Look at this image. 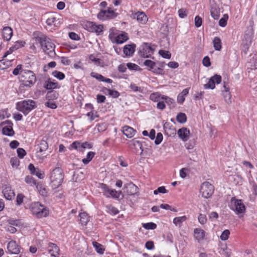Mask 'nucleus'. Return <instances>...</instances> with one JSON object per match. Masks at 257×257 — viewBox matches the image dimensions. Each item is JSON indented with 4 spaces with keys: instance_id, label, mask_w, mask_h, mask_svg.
<instances>
[{
    "instance_id": "27",
    "label": "nucleus",
    "mask_w": 257,
    "mask_h": 257,
    "mask_svg": "<svg viewBox=\"0 0 257 257\" xmlns=\"http://www.w3.org/2000/svg\"><path fill=\"white\" fill-rule=\"evenodd\" d=\"M128 39L127 34L125 33H122L117 35L114 43L121 44L126 41Z\"/></svg>"
},
{
    "instance_id": "1",
    "label": "nucleus",
    "mask_w": 257,
    "mask_h": 257,
    "mask_svg": "<svg viewBox=\"0 0 257 257\" xmlns=\"http://www.w3.org/2000/svg\"><path fill=\"white\" fill-rule=\"evenodd\" d=\"M19 80L20 82V89L25 87L30 88L36 83L37 77L32 71L25 70L21 71Z\"/></svg>"
},
{
    "instance_id": "60",
    "label": "nucleus",
    "mask_w": 257,
    "mask_h": 257,
    "mask_svg": "<svg viewBox=\"0 0 257 257\" xmlns=\"http://www.w3.org/2000/svg\"><path fill=\"white\" fill-rule=\"evenodd\" d=\"M91 76L92 77H94V78H96V79H97L98 80H99L100 81H102V82L103 81L104 77L102 75L99 74L97 73H94V72H92L91 73Z\"/></svg>"
},
{
    "instance_id": "17",
    "label": "nucleus",
    "mask_w": 257,
    "mask_h": 257,
    "mask_svg": "<svg viewBox=\"0 0 257 257\" xmlns=\"http://www.w3.org/2000/svg\"><path fill=\"white\" fill-rule=\"evenodd\" d=\"M124 188L126 189L127 195H135L138 193V187L132 182L125 184Z\"/></svg>"
},
{
    "instance_id": "52",
    "label": "nucleus",
    "mask_w": 257,
    "mask_h": 257,
    "mask_svg": "<svg viewBox=\"0 0 257 257\" xmlns=\"http://www.w3.org/2000/svg\"><path fill=\"white\" fill-rule=\"evenodd\" d=\"M168 192L164 186H161L158 188L157 189L154 191V194L157 195L159 193L165 194Z\"/></svg>"
},
{
    "instance_id": "49",
    "label": "nucleus",
    "mask_w": 257,
    "mask_h": 257,
    "mask_svg": "<svg viewBox=\"0 0 257 257\" xmlns=\"http://www.w3.org/2000/svg\"><path fill=\"white\" fill-rule=\"evenodd\" d=\"M37 188L41 195L43 196L47 195L46 190L42 185H37Z\"/></svg>"
},
{
    "instance_id": "37",
    "label": "nucleus",
    "mask_w": 257,
    "mask_h": 257,
    "mask_svg": "<svg viewBox=\"0 0 257 257\" xmlns=\"http://www.w3.org/2000/svg\"><path fill=\"white\" fill-rule=\"evenodd\" d=\"M89 59L93 62L97 66L103 67L104 66V62L100 59L96 58L93 55H91L89 57Z\"/></svg>"
},
{
    "instance_id": "31",
    "label": "nucleus",
    "mask_w": 257,
    "mask_h": 257,
    "mask_svg": "<svg viewBox=\"0 0 257 257\" xmlns=\"http://www.w3.org/2000/svg\"><path fill=\"white\" fill-rule=\"evenodd\" d=\"M92 245L97 253L100 254H102L104 253L105 249L101 244L94 241L92 242Z\"/></svg>"
},
{
    "instance_id": "15",
    "label": "nucleus",
    "mask_w": 257,
    "mask_h": 257,
    "mask_svg": "<svg viewBox=\"0 0 257 257\" xmlns=\"http://www.w3.org/2000/svg\"><path fill=\"white\" fill-rule=\"evenodd\" d=\"M7 249L11 253L18 254L20 252V247L15 241H10L7 245Z\"/></svg>"
},
{
    "instance_id": "54",
    "label": "nucleus",
    "mask_w": 257,
    "mask_h": 257,
    "mask_svg": "<svg viewBox=\"0 0 257 257\" xmlns=\"http://www.w3.org/2000/svg\"><path fill=\"white\" fill-rule=\"evenodd\" d=\"M10 116V114L8 112L7 110H0V120L4 119L6 118H8Z\"/></svg>"
},
{
    "instance_id": "44",
    "label": "nucleus",
    "mask_w": 257,
    "mask_h": 257,
    "mask_svg": "<svg viewBox=\"0 0 257 257\" xmlns=\"http://www.w3.org/2000/svg\"><path fill=\"white\" fill-rule=\"evenodd\" d=\"M142 226L146 229H155L157 227V225L153 222L143 223Z\"/></svg>"
},
{
    "instance_id": "29",
    "label": "nucleus",
    "mask_w": 257,
    "mask_h": 257,
    "mask_svg": "<svg viewBox=\"0 0 257 257\" xmlns=\"http://www.w3.org/2000/svg\"><path fill=\"white\" fill-rule=\"evenodd\" d=\"M213 45L214 49L216 51H220L222 48V43L221 39L218 37H215L213 40Z\"/></svg>"
},
{
    "instance_id": "30",
    "label": "nucleus",
    "mask_w": 257,
    "mask_h": 257,
    "mask_svg": "<svg viewBox=\"0 0 257 257\" xmlns=\"http://www.w3.org/2000/svg\"><path fill=\"white\" fill-rule=\"evenodd\" d=\"M188 88L183 89V91L180 93L179 94L177 97L178 102L180 103H182L185 99V96L188 94Z\"/></svg>"
},
{
    "instance_id": "50",
    "label": "nucleus",
    "mask_w": 257,
    "mask_h": 257,
    "mask_svg": "<svg viewBox=\"0 0 257 257\" xmlns=\"http://www.w3.org/2000/svg\"><path fill=\"white\" fill-rule=\"evenodd\" d=\"M108 212L111 214L116 215L118 213L117 209L112 205H109L107 207Z\"/></svg>"
},
{
    "instance_id": "18",
    "label": "nucleus",
    "mask_w": 257,
    "mask_h": 257,
    "mask_svg": "<svg viewBox=\"0 0 257 257\" xmlns=\"http://www.w3.org/2000/svg\"><path fill=\"white\" fill-rule=\"evenodd\" d=\"M222 96L224 97V99L225 101L228 103L230 104L231 103V95L229 92V87L225 83L223 85V89L221 90Z\"/></svg>"
},
{
    "instance_id": "61",
    "label": "nucleus",
    "mask_w": 257,
    "mask_h": 257,
    "mask_svg": "<svg viewBox=\"0 0 257 257\" xmlns=\"http://www.w3.org/2000/svg\"><path fill=\"white\" fill-rule=\"evenodd\" d=\"M58 96V93L56 92L53 91H49L47 93L46 98L48 99H50L51 98H56Z\"/></svg>"
},
{
    "instance_id": "47",
    "label": "nucleus",
    "mask_w": 257,
    "mask_h": 257,
    "mask_svg": "<svg viewBox=\"0 0 257 257\" xmlns=\"http://www.w3.org/2000/svg\"><path fill=\"white\" fill-rule=\"evenodd\" d=\"M230 234V231L228 229L224 230L221 233L220 238L222 240H226L228 238L229 235Z\"/></svg>"
},
{
    "instance_id": "35",
    "label": "nucleus",
    "mask_w": 257,
    "mask_h": 257,
    "mask_svg": "<svg viewBox=\"0 0 257 257\" xmlns=\"http://www.w3.org/2000/svg\"><path fill=\"white\" fill-rule=\"evenodd\" d=\"M95 155V153L93 152H89L85 158L82 159V161L84 164H88L93 159Z\"/></svg>"
},
{
    "instance_id": "46",
    "label": "nucleus",
    "mask_w": 257,
    "mask_h": 257,
    "mask_svg": "<svg viewBox=\"0 0 257 257\" xmlns=\"http://www.w3.org/2000/svg\"><path fill=\"white\" fill-rule=\"evenodd\" d=\"M163 100L170 107L174 106L175 101H174V99H172V98H170V97H168L167 96H164Z\"/></svg>"
},
{
    "instance_id": "63",
    "label": "nucleus",
    "mask_w": 257,
    "mask_h": 257,
    "mask_svg": "<svg viewBox=\"0 0 257 257\" xmlns=\"http://www.w3.org/2000/svg\"><path fill=\"white\" fill-rule=\"evenodd\" d=\"M195 25L197 28L200 27L202 23V20L201 18H200L199 16H197L195 18Z\"/></svg>"
},
{
    "instance_id": "20",
    "label": "nucleus",
    "mask_w": 257,
    "mask_h": 257,
    "mask_svg": "<svg viewBox=\"0 0 257 257\" xmlns=\"http://www.w3.org/2000/svg\"><path fill=\"white\" fill-rule=\"evenodd\" d=\"M177 134L179 137L184 142H186L188 140L189 135L190 131L185 127H182L180 128Z\"/></svg>"
},
{
    "instance_id": "24",
    "label": "nucleus",
    "mask_w": 257,
    "mask_h": 257,
    "mask_svg": "<svg viewBox=\"0 0 257 257\" xmlns=\"http://www.w3.org/2000/svg\"><path fill=\"white\" fill-rule=\"evenodd\" d=\"M135 44L126 45L123 48V53L126 56H131L135 52Z\"/></svg>"
},
{
    "instance_id": "4",
    "label": "nucleus",
    "mask_w": 257,
    "mask_h": 257,
    "mask_svg": "<svg viewBox=\"0 0 257 257\" xmlns=\"http://www.w3.org/2000/svg\"><path fill=\"white\" fill-rule=\"evenodd\" d=\"M35 107L36 102L32 99L24 100L16 103V109L25 115L28 114Z\"/></svg>"
},
{
    "instance_id": "19",
    "label": "nucleus",
    "mask_w": 257,
    "mask_h": 257,
    "mask_svg": "<svg viewBox=\"0 0 257 257\" xmlns=\"http://www.w3.org/2000/svg\"><path fill=\"white\" fill-rule=\"evenodd\" d=\"M48 250L51 255L54 257H58L59 255V248L53 243H49Z\"/></svg>"
},
{
    "instance_id": "34",
    "label": "nucleus",
    "mask_w": 257,
    "mask_h": 257,
    "mask_svg": "<svg viewBox=\"0 0 257 257\" xmlns=\"http://www.w3.org/2000/svg\"><path fill=\"white\" fill-rule=\"evenodd\" d=\"M38 146L39 151L37 152V154L39 152L41 153L43 151H45L46 150H47L48 148V144L47 142L44 140H42L40 142L39 144H38Z\"/></svg>"
},
{
    "instance_id": "25",
    "label": "nucleus",
    "mask_w": 257,
    "mask_h": 257,
    "mask_svg": "<svg viewBox=\"0 0 257 257\" xmlns=\"http://www.w3.org/2000/svg\"><path fill=\"white\" fill-rule=\"evenodd\" d=\"M122 132L127 138H131L134 136L136 131L130 126H124L122 127Z\"/></svg>"
},
{
    "instance_id": "43",
    "label": "nucleus",
    "mask_w": 257,
    "mask_h": 257,
    "mask_svg": "<svg viewBox=\"0 0 257 257\" xmlns=\"http://www.w3.org/2000/svg\"><path fill=\"white\" fill-rule=\"evenodd\" d=\"M52 75L54 77L60 80H63L65 78V74L57 70L53 72Z\"/></svg>"
},
{
    "instance_id": "45",
    "label": "nucleus",
    "mask_w": 257,
    "mask_h": 257,
    "mask_svg": "<svg viewBox=\"0 0 257 257\" xmlns=\"http://www.w3.org/2000/svg\"><path fill=\"white\" fill-rule=\"evenodd\" d=\"M159 54L164 58L170 59L171 56V53L168 51L161 50L159 52Z\"/></svg>"
},
{
    "instance_id": "58",
    "label": "nucleus",
    "mask_w": 257,
    "mask_h": 257,
    "mask_svg": "<svg viewBox=\"0 0 257 257\" xmlns=\"http://www.w3.org/2000/svg\"><path fill=\"white\" fill-rule=\"evenodd\" d=\"M108 94L113 98H117L119 96V93L116 91L111 89H107Z\"/></svg>"
},
{
    "instance_id": "9",
    "label": "nucleus",
    "mask_w": 257,
    "mask_h": 257,
    "mask_svg": "<svg viewBox=\"0 0 257 257\" xmlns=\"http://www.w3.org/2000/svg\"><path fill=\"white\" fill-rule=\"evenodd\" d=\"M84 28L88 31L95 32L99 34L103 31V26L102 25H96L92 22H86L84 24Z\"/></svg>"
},
{
    "instance_id": "10",
    "label": "nucleus",
    "mask_w": 257,
    "mask_h": 257,
    "mask_svg": "<svg viewBox=\"0 0 257 257\" xmlns=\"http://www.w3.org/2000/svg\"><path fill=\"white\" fill-rule=\"evenodd\" d=\"M154 49L148 43H144L140 47L139 55L144 58H149L154 53Z\"/></svg>"
},
{
    "instance_id": "8",
    "label": "nucleus",
    "mask_w": 257,
    "mask_h": 257,
    "mask_svg": "<svg viewBox=\"0 0 257 257\" xmlns=\"http://www.w3.org/2000/svg\"><path fill=\"white\" fill-rule=\"evenodd\" d=\"M231 209L234 211L236 214L243 213L245 210V207L241 200L232 198L231 199Z\"/></svg>"
},
{
    "instance_id": "40",
    "label": "nucleus",
    "mask_w": 257,
    "mask_h": 257,
    "mask_svg": "<svg viewBox=\"0 0 257 257\" xmlns=\"http://www.w3.org/2000/svg\"><path fill=\"white\" fill-rule=\"evenodd\" d=\"M58 84L57 83L52 82V81H47L45 84V87L47 89H53L56 88L57 87Z\"/></svg>"
},
{
    "instance_id": "2",
    "label": "nucleus",
    "mask_w": 257,
    "mask_h": 257,
    "mask_svg": "<svg viewBox=\"0 0 257 257\" xmlns=\"http://www.w3.org/2000/svg\"><path fill=\"white\" fill-rule=\"evenodd\" d=\"M36 41L41 44L43 51L50 57L55 55V45L51 40L46 36L42 35L36 38Z\"/></svg>"
},
{
    "instance_id": "33",
    "label": "nucleus",
    "mask_w": 257,
    "mask_h": 257,
    "mask_svg": "<svg viewBox=\"0 0 257 257\" xmlns=\"http://www.w3.org/2000/svg\"><path fill=\"white\" fill-rule=\"evenodd\" d=\"M3 134L6 136H12L14 135V131L12 125H8L3 127Z\"/></svg>"
},
{
    "instance_id": "22",
    "label": "nucleus",
    "mask_w": 257,
    "mask_h": 257,
    "mask_svg": "<svg viewBox=\"0 0 257 257\" xmlns=\"http://www.w3.org/2000/svg\"><path fill=\"white\" fill-rule=\"evenodd\" d=\"M194 235L195 239L200 241L204 239L205 232L202 229L195 228L194 230Z\"/></svg>"
},
{
    "instance_id": "59",
    "label": "nucleus",
    "mask_w": 257,
    "mask_h": 257,
    "mask_svg": "<svg viewBox=\"0 0 257 257\" xmlns=\"http://www.w3.org/2000/svg\"><path fill=\"white\" fill-rule=\"evenodd\" d=\"M17 153L18 157L21 159L23 158L26 155L25 150L24 149L21 148H19L17 149Z\"/></svg>"
},
{
    "instance_id": "42",
    "label": "nucleus",
    "mask_w": 257,
    "mask_h": 257,
    "mask_svg": "<svg viewBox=\"0 0 257 257\" xmlns=\"http://www.w3.org/2000/svg\"><path fill=\"white\" fill-rule=\"evenodd\" d=\"M25 42L23 41H17L15 43L13 46L12 47V49L17 50L24 46Z\"/></svg>"
},
{
    "instance_id": "56",
    "label": "nucleus",
    "mask_w": 257,
    "mask_h": 257,
    "mask_svg": "<svg viewBox=\"0 0 257 257\" xmlns=\"http://www.w3.org/2000/svg\"><path fill=\"white\" fill-rule=\"evenodd\" d=\"M10 163L13 168H17L20 163L19 160L16 157L11 158Z\"/></svg>"
},
{
    "instance_id": "64",
    "label": "nucleus",
    "mask_w": 257,
    "mask_h": 257,
    "mask_svg": "<svg viewBox=\"0 0 257 257\" xmlns=\"http://www.w3.org/2000/svg\"><path fill=\"white\" fill-rule=\"evenodd\" d=\"M206 215L202 214H200L198 216V221L201 224H204L206 222Z\"/></svg>"
},
{
    "instance_id": "55",
    "label": "nucleus",
    "mask_w": 257,
    "mask_h": 257,
    "mask_svg": "<svg viewBox=\"0 0 257 257\" xmlns=\"http://www.w3.org/2000/svg\"><path fill=\"white\" fill-rule=\"evenodd\" d=\"M121 192H117L115 189H111L110 193V197L113 198H118Z\"/></svg>"
},
{
    "instance_id": "53",
    "label": "nucleus",
    "mask_w": 257,
    "mask_h": 257,
    "mask_svg": "<svg viewBox=\"0 0 257 257\" xmlns=\"http://www.w3.org/2000/svg\"><path fill=\"white\" fill-rule=\"evenodd\" d=\"M22 71H25V70L22 69V65H18L14 69V70L13 71V74L14 75H16V76L18 75L19 74L20 75V73H21Z\"/></svg>"
},
{
    "instance_id": "57",
    "label": "nucleus",
    "mask_w": 257,
    "mask_h": 257,
    "mask_svg": "<svg viewBox=\"0 0 257 257\" xmlns=\"http://www.w3.org/2000/svg\"><path fill=\"white\" fill-rule=\"evenodd\" d=\"M25 181L27 183L31 185L36 184L35 180L34 179L33 177L31 176H26L25 177Z\"/></svg>"
},
{
    "instance_id": "12",
    "label": "nucleus",
    "mask_w": 257,
    "mask_h": 257,
    "mask_svg": "<svg viewBox=\"0 0 257 257\" xmlns=\"http://www.w3.org/2000/svg\"><path fill=\"white\" fill-rule=\"evenodd\" d=\"M59 16L56 14H50L47 15L46 24L50 27H57L60 24Z\"/></svg>"
},
{
    "instance_id": "23",
    "label": "nucleus",
    "mask_w": 257,
    "mask_h": 257,
    "mask_svg": "<svg viewBox=\"0 0 257 257\" xmlns=\"http://www.w3.org/2000/svg\"><path fill=\"white\" fill-rule=\"evenodd\" d=\"M210 13L211 16L214 19L217 20L220 16V8L215 4L212 5L210 9Z\"/></svg>"
},
{
    "instance_id": "36",
    "label": "nucleus",
    "mask_w": 257,
    "mask_h": 257,
    "mask_svg": "<svg viewBox=\"0 0 257 257\" xmlns=\"http://www.w3.org/2000/svg\"><path fill=\"white\" fill-rule=\"evenodd\" d=\"M187 219V217L186 216H183L181 217H177L174 218L173 219V223L175 224L176 226L179 225L180 226L181 223L185 221Z\"/></svg>"
},
{
    "instance_id": "5",
    "label": "nucleus",
    "mask_w": 257,
    "mask_h": 257,
    "mask_svg": "<svg viewBox=\"0 0 257 257\" xmlns=\"http://www.w3.org/2000/svg\"><path fill=\"white\" fill-rule=\"evenodd\" d=\"M64 176L60 168H56L51 173L50 176L51 186L54 189L59 187L63 181Z\"/></svg>"
},
{
    "instance_id": "7",
    "label": "nucleus",
    "mask_w": 257,
    "mask_h": 257,
    "mask_svg": "<svg viewBox=\"0 0 257 257\" xmlns=\"http://www.w3.org/2000/svg\"><path fill=\"white\" fill-rule=\"evenodd\" d=\"M118 14L111 8H109L107 10H101L97 14V18L102 21L110 20L115 18Z\"/></svg>"
},
{
    "instance_id": "16",
    "label": "nucleus",
    "mask_w": 257,
    "mask_h": 257,
    "mask_svg": "<svg viewBox=\"0 0 257 257\" xmlns=\"http://www.w3.org/2000/svg\"><path fill=\"white\" fill-rule=\"evenodd\" d=\"M133 17V18L136 19L138 23L143 25L146 24L148 20L147 15L143 12L136 13Z\"/></svg>"
},
{
    "instance_id": "3",
    "label": "nucleus",
    "mask_w": 257,
    "mask_h": 257,
    "mask_svg": "<svg viewBox=\"0 0 257 257\" xmlns=\"http://www.w3.org/2000/svg\"><path fill=\"white\" fill-rule=\"evenodd\" d=\"M30 210L32 213L38 218L46 217L49 213L48 208L39 202L33 203L31 205Z\"/></svg>"
},
{
    "instance_id": "48",
    "label": "nucleus",
    "mask_w": 257,
    "mask_h": 257,
    "mask_svg": "<svg viewBox=\"0 0 257 257\" xmlns=\"http://www.w3.org/2000/svg\"><path fill=\"white\" fill-rule=\"evenodd\" d=\"M227 15H224L221 19H220L219 21V25L220 26L222 27H225L227 24V20L228 19Z\"/></svg>"
},
{
    "instance_id": "28",
    "label": "nucleus",
    "mask_w": 257,
    "mask_h": 257,
    "mask_svg": "<svg viewBox=\"0 0 257 257\" xmlns=\"http://www.w3.org/2000/svg\"><path fill=\"white\" fill-rule=\"evenodd\" d=\"M80 223L82 225L85 226L89 221V217L87 213L83 212L79 214Z\"/></svg>"
},
{
    "instance_id": "13",
    "label": "nucleus",
    "mask_w": 257,
    "mask_h": 257,
    "mask_svg": "<svg viewBox=\"0 0 257 257\" xmlns=\"http://www.w3.org/2000/svg\"><path fill=\"white\" fill-rule=\"evenodd\" d=\"M71 147L79 152H83L85 149H91L92 145L87 142L81 143L79 142L75 141L72 144Z\"/></svg>"
},
{
    "instance_id": "39",
    "label": "nucleus",
    "mask_w": 257,
    "mask_h": 257,
    "mask_svg": "<svg viewBox=\"0 0 257 257\" xmlns=\"http://www.w3.org/2000/svg\"><path fill=\"white\" fill-rule=\"evenodd\" d=\"M144 64L148 67V70L152 71L156 66V63L150 60H146L144 62Z\"/></svg>"
},
{
    "instance_id": "21",
    "label": "nucleus",
    "mask_w": 257,
    "mask_h": 257,
    "mask_svg": "<svg viewBox=\"0 0 257 257\" xmlns=\"http://www.w3.org/2000/svg\"><path fill=\"white\" fill-rule=\"evenodd\" d=\"M3 39L6 41H10L13 36V30L10 27H5L2 30Z\"/></svg>"
},
{
    "instance_id": "51",
    "label": "nucleus",
    "mask_w": 257,
    "mask_h": 257,
    "mask_svg": "<svg viewBox=\"0 0 257 257\" xmlns=\"http://www.w3.org/2000/svg\"><path fill=\"white\" fill-rule=\"evenodd\" d=\"M178 15L180 18H184L188 15V11L185 9H180L178 10Z\"/></svg>"
},
{
    "instance_id": "11",
    "label": "nucleus",
    "mask_w": 257,
    "mask_h": 257,
    "mask_svg": "<svg viewBox=\"0 0 257 257\" xmlns=\"http://www.w3.org/2000/svg\"><path fill=\"white\" fill-rule=\"evenodd\" d=\"M221 81V77L219 75H214L211 77L207 83L204 85V87L205 89H213L215 87V83L218 84Z\"/></svg>"
},
{
    "instance_id": "26",
    "label": "nucleus",
    "mask_w": 257,
    "mask_h": 257,
    "mask_svg": "<svg viewBox=\"0 0 257 257\" xmlns=\"http://www.w3.org/2000/svg\"><path fill=\"white\" fill-rule=\"evenodd\" d=\"M98 187L101 189L104 196L107 198L110 197V193L111 189H109L107 185L103 183H99Z\"/></svg>"
},
{
    "instance_id": "6",
    "label": "nucleus",
    "mask_w": 257,
    "mask_h": 257,
    "mask_svg": "<svg viewBox=\"0 0 257 257\" xmlns=\"http://www.w3.org/2000/svg\"><path fill=\"white\" fill-rule=\"evenodd\" d=\"M214 190V186L209 182L205 181L200 186V193L203 198L207 199L212 195Z\"/></svg>"
},
{
    "instance_id": "14",
    "label": "nucleus",
    "mask_w": 257,
    "mask_h": 257,
    "mask_svg": "<svg viewBox=\"0 0 257 257\" xmlns=\"http://www.w3.org/2000/svg\"><path fill=\"white\" fill-rule=\"evenodd\" d=\"M2 193L5 198L9 200H12L15 196V192L14 190L12 189L10 186L8 185H4L3 187Z\"/></svg>"
},
{
    "instance_id": "62",
    "label": "nucleus",
    "mask_w": 257,
    "mask_h": 257,
    "mask_svg": "<svg viewBox=\"0 0 257 257\" xmlns=\"http://www.w3.org/2000/svg\"><path fill=\"white\" fill-rule=\"evenodd\" d=\"M126 66L130 70H138L140 69V67L138 65L132 63H128L126 64Z\"/></svg>"
},
{
    "instance_id": "32",
    "label": "nucleus",
    "mask_w": 257,
    "mask_h": 257,
    "mask_svg": "<svg viewBox=\"0 0 257 257\" xmlns=\"http://www.w3.org/2000/svg\"><path fill=\"white\" fill-rule=\"evenodd\" d=\"M164 95H162L159 92H155L152 93L150 96V98L151 100L154 102H159L161 100H163Z\"/></svg>"
},
{
    "instance_id": "38",
    "label": "nucleus",
    "mask_w": 257,
    "mask_h": 257,
    "mask_svg": "<svg viewBox=\"0 0 257 257\" xmlns=\"http://www.w3.org/2000/svg\"><path fill=\"white\" fill-rule=\"evenodd\" d=\"M176 119L178 122L183 123L186 121L187 117L184 113L180 112L177 115Z\"/></svg>"
},
{
    "instance_id": "41",
    "label": "nucleus",
    "mask_w": 257,
    "mask_h": 257,
    "mask_svg": "<svg viewBox=\"0 0 257 257\" xmlns=\"http://www.w3.org/2000/svg\"><path fill=\"white\" fill-rule=\"evenodd\" d=\"M116 31V30L114 28H111L109 31V38L112 43L115 42V40L117 36Z\"/></svg>"
}]
</instances>
